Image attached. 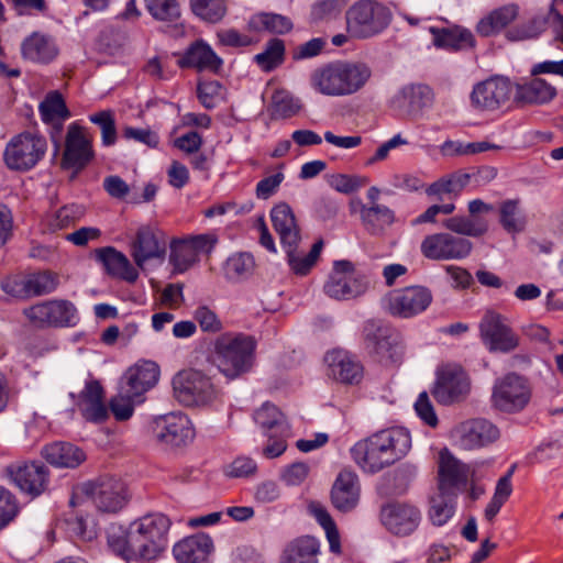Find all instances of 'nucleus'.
Returning a JSON list of instances; mask_svg holds the SVG:
<instances>
[{
  "instance_id": "44",
  "label": "nucleus",
  "mask_w": 563,
  "mask_h": 563,
  "mask_svg": "<svg viewBox=\"0 0 563 563\" xmlns=\"http://www.w3.org/2000/svg\"><path fill=\"white\" fill-rule=\"evenodd\" d=\"M456 497L439 490L430 497L429 518L434 526H443L454 515Z\"/></svg>"
},
{
  "instance_id": "56",
  "label": "nucleus",
  "mask_w": 563,
  "mask_h": 563,
  "mask_svg": "<svg viewBox=\"0 0 563 563\" xmlns=\"http://www.w3.org/2000/svg\"><path fill=\"white\" fill-rule=\"evenodd\" d=\"M254 265V258L251 254H233L227 261V275L233 279L245 278L253 273Z\"/></svg>"
},
{
  "instance_id": "7",
  "label": "nucleus",
  "mask_w": 563,
  "mask_h": 563,
  "mask_svg": "<svg viewBox=\"0 0 563 563\" xmlns=\"http://www.w3.org/2000/svg\"><path fill=\"white\" fill-rule=\"evenodd\" d=\"M366 351L385 365L399 363L402 347L399 334L378 320H368L363 328Z\"/></svg>"
},
{
  "instance_id": "36",
  "label": "nucleus",
  "mask_w": 563,
  "mask_h": 563,
  "mask_svg": "<svg viewBox=\"0 0 563 563\" xmlns=\"http://www.w3.org/2000/svg\"><path fill=\"white\" fill-rule=\"evenodd\" d=\"M361 220L372 235H382L395 222V212L386 206H362Z\"/></svg>"
},
{
  "instance_id": "53",
  "label": "nucleus",
  "mask_w": 563,
  "mask_h": 563,
  "mask_svg": "<svg viewBox=\"0 0 563 563\" xmlns=\"http://www.w3.org/2000/svg\"><path fill=\"white\" fill-rule=\"evenodd\" d=\"M109 547L120 555L133 558L132 545L130 542V527L124 529L122 526L111 523L107 530Z\"/></svg>"
},
{
  "instance_id": "62",
  "label": "nucleus",
  "mask_w": 563,
  "mask_h": 563,
  "mask_svg": "<svg viewBox=\"0 0 563 563\" xmlns=\"http://www.w3.org/2000/svg\"><path fill=\"white\" fill-rule=\"evenodd\" d=\"M327 45V41L323 37H314L306 43L297 45L291 51V58L294 60H302L316 57L322 53Z\"/></svg>"
},
{
  "instance_id": "20",
  "label": "nucleus",
  "mask_w": 563,
  "mask_h": 563,
  "mask_svg": "<svg viewBox=\"0 0 563 563\" xmlns=\"http://www.w3.org/2000/svg\"><path fill=\"white\" fill-rule=\"evenodd\" d=\"M330 498L333 507L340 512L353 511L361 498V483L357 474L343 468L332 485Z\"/></svg>"
},
{
  "instance_id": "45",
  "label": "nucleus",
  "mask_w": 563,
  "mask_h": 563,
  "mask_svg": "<svg viewBox=\"0 0 563 563\" xmlns=\"http://www.w3.org/2000/svg\"><path fill=\"white\" fill-rule=\"evenodd\" d=\"M26 298L52 294L59 285V276L52 271H41L25 276Z\"/></svg>"
},
{
  "instance_id": "30",
  "label": "nucleus",
  "mask_w": 563,
  "mask_h": 563,
  "mask_svg": "<svg viewBox=\"0 0 563 563\" xmlns=\"http://www.w3.org/2000/svg\"><path fill=\"white\" fill-rule=\"evenodd\" d=\"M95 256L103 265L108 275L129 283H134L137 279V271L128 257L117 249L112 246L96 249Z\"/></svg>"
},
{
  "instance_id": "46",
  "label": "nucleus",
  "mask_w": 563,
  "mask_h": 563,
  "mask_svg": "<svg viewBox=\"0 0 563 563\" xmlns=\"http://www.w3.org/2000/svg\"><path fill=\"white\" fill-rule=\"evenodd\" d=\"M297 246L298 244L285 246L288 264L295 274L303 276L307 275L317 263L323 247V241L318 240L307 255L297 254Z\"/></svg>"
},
{
  "instance_id": "31",
  "label": "nucleus",
  "mask_w": 563,
  "mask_h": 563,
  "mask_svg": "<svg viewBox=\"0 0 563 563\" xmlns=\"http://www.w3.org/2000/svg\"><path fill=\"white\" fill-rule=\"evenodd\" d=\"M24 59L38 64H48L58 55V48L51 36L34 32L21 44Z\"/></svg>"
},
{
  "instance_id": "9",
  "label": "nucleus",
  "mask_w": 563,
  "mask_h": 563,
  "mask_svg": "<svg viewBox=\"0 0 563 563\" xmlns=\"http://www.w3.org/2000/svg\"><path fill=\"white\" fill-rule=\"evenodd\" d=\"M26 319L36 328H69L78 322L75 305L66 299L45 300L23 310Z\"/></svg>"
},
{
  "instance_id": "43",
  "label": "nucleus",
  "mask_w": 563,
  "mask_h": 563,
  "mask_svg": "<svg viewBox=\"0 0 563 563\" xmlns=\"http://www.w3.org/2000/svg\"><path fill=\"white\" fill-rule=\"evenodd\" d=\"M249 26L258 32L267 31L275 34H285L291 31L294 24L286 15L262 12L250 19Z\"/></svg>"
},
{
  "instance_id": "26",
  "label": "nucleus",
  "mask_w": 563,
  "mask_h": 563,
  "mask_svg": "<svg viewBox=\"0 0 563 563\" xmlns=\"http://www.w3.org/2000/svg\"><path fill=\"white\" fill-rule=\"evenodd\" d=\"M212 550L211 538L206 533H197L177 542L173 553L178 563H206Z\"/></svg>"
},
{
  "instance_id": "52",
  "label": "nucleus",
  "mask_w": 563,
  "mask_h": 563,
  "mask_svg": "<svg viewBox=\"0 0 563 563\" xmlns=\"http://www.w3.org/2000/svg\"><path fill=\"white\" fill-rule=\"evenodd\" d=\"M197 95L206 109H213L224 100V88L218 80H200Z\"/></svg>"
},
{
  "instance_id": "50",
  "label": "nucleus",
  "mask_w": 563,
  "mask_h": 563,
  "mask_svg": "<svg viewBox=\"0 0 563 563\" xmlns=\"http://www.w3.org/2000/svg\"><path fill=\"white\" fill-rule=\"evenodd\" d=\"M190 8L197 16L210 23L221 21L227 13L224 0H190Z\"/></svg>"
},
{
  "instance_id": "18",
  "label": "nucleus",
  "mask_w": 563,
  "mask_h": 563,
  "mask_svg": "<svg viewBox=\"0 0 563 563\" xmlns=\"http://www.w3.org/2000/svg\"><path fill=\"white\" fill-rule=\"evenodd\" d=\"M512 93L511 82L503 77H494L477 84L471 93L476 109L494 111L503 107Z\"/></svg>"
},
{
  "instance_id": "13",
  "label": "nucleus",
  "mask_w": 563,
  "mask_h": 563,
  "mask_svg": "<svg viewBox=\"0 0 563 563\" xmlns=\"http://www.w3.org/2000/svg\"><path fill=\"white\" fill-rule=\"evenodd\" d=\"M9 478L32 498L48 489L49 470L41 462L32 461L11 464L5 467Z\"/></svg>"
},
{
  "instance_id": "47",
  "label": "nucleus",
  "mask_w": 563,
  "mask_h": 563,
  "mask_svg": "<svg viewBox=\"0 0 563 563\" xmlns=\"http://www.w3.org/2000/svg\"><path fill=\"white\" fill-rule=\"evenodd\" d=\"M285 59V43L283 40L274 37L271 38L263 49V52L254 56L257 66L264 71H272L284 63Z\"/></svg>"
},
{
  "instance_id": "6",
  "label": "nucleus",
  "mask_w": 563,
  "mask_h": 563,
  "mask_svg": "<svg viewBox=\"0 0 563 563\" xmlns=\"http://www.w3.org/2000/svg\"><path fill=\"white\" fill-rule=\"evenodd\" d=\"M532 388L527 377L508 373L495 382L492 393L493 407L504 413H518L531 400Z\"/></svg>"
},
{
  "instance_id": "23",
  "label": "nucleus",
  "mask_w": 563,
  "mask_h": 563,
  "mask_svg": "<svg viewBox=\"0 0 563 563\" xmlns=\"http://www.w3.org/2000/svg\"><path fill=\"white\" fill-rule=\"evenodd\" d=\"M222 64V59L202 40L191 43L177 60V65L181 68H195L198 71H210L213 74L220 71Z\"/></svg>"
},
{
  "instance_id": "64",
  "label": "nucleus",
  "mask_w": 563,
  "mask_h": 563,
  "mask_svg": "<svg viewBox=\"0 0 563 563\" xmlns=\"http://www.w3.org/2000/svg\"><path fill=\"white\" fill-rule=\"evenodd\" d=\"M274 113L280 117H290L299 110V103L286 91H277L272 101Z\"/></svg>"
},
{
  "instance_id": "28",
  "label": "nucleus",
  "mask_w": 563,
  "mask_h": 563,
  "mask_svg": "<svg viewBox=\"0 0 563 563\" xmlns=\"http://www.w3.org/2000/svg\"><path fill=\"white\" fill-rule=\"evenodd\" d=\"M46 143H8L4 162L12 170H27L33 167L46 151Z\"/></svg>"
},
{
  "instance_id": "12",
  "label": "nucleus",
  "mask_w": 563,
  "mask_h": 563,
  "mask_svg": "<svg viewBox=\"0 0 563 563\" xmlns=\"http://www.w3.org/2000/svg\"><path fill=\"white\" fill-rule=\"evenodd\" d=\"M471 383L466 373L457 365H445L438 369L437 380L431 390L441 405H452L466 398Z\"/></svg>"
},
{
  "instance_id": "17",
  "label": "nucleus",
  "mask_w": 563,
  "mask_h": 563,
  "mask_svg": "<svg viewBox=\"0 0 563 563\" xmlns=\"http://www.w3.org/2000/svg\"><path fill=\"white\" fill-rule=\"evenodd\" d=\"M380 521L395 536H409L420 525L421 512L410 504L393 501L380 508Z\"/></svg>"
},
{
  "instance_id": "34",
  "label": "nucleus",
  "mask_w": 563,
  "mask_h": 563,
  "mask_svg": "<svg viewBox=\"0 0 563 563\" xmlns=\"http://www.w3.org/2000/svg\"><path fill=\"white\" fill-rule=\"evenodd\" d=\"M430 32L433 35V44L440 48L462 51L472 48L475 45L472 32L461 26L431 27Z\"/></svg>"
},
{
  "instance_id": "21",
  "label": "nucleus",
  "mask_w": 563,
  "mask_h": 563,
  "mask_svg": "<svg viewBox=\"0 0 563 563\" xmlns=\"http://www.w3.org/2000/svg\"><path fill=\"white\" fill-rule=\"evenodd\" d=\"M470 468L448 452H441L438 467V490L457 496L466 488Z\"/></svg>"
},
{
  "instance_id": "25",
  "label": "nucleus",
  "mask_w": 563,
  "mask_h": 563,
  "mask_svg": "<svg viewBox=\"0 0 563 563\" xmlns=\"http://www.w3.org/2000/svg\"><path fill=\"white\" fill-rule=\"evenodd\" d=\"M42 121L51 126V139L57 141L64 128V122L70 117L62 93L49 91L38 106Z\"/></svg>"
},
{
  "instance_id": "16",
  "label": "nucleus",
  "mask_w": 563,
  "mask_h": 563,
  "mask_svg": "<svg viewBox=\"0 0 563 563\" xmlns=\"http://www.w3.org/2000/svg\"><path fill=\"white\" fill-rule=\"evenodd\" d=\"M432 302L430 289L409 286L394 290L388 298V310L393 316L411 318L423 312Z\"/></svg>"
},
{
  "instance_id": "3",
  "label": "nucleus",
  "mask_w": 563,
  "mask_h": 563,
  "mask_svg": "<svg viewBox=\"0 0 563 563\" xmlns=\"http://www.w3.org/2000/svg\"><path fill=\"white\" fill-rule=\"evenodd\" d=\"M256 341L244 333H223L213 342V363L229 379H235L253 367Z\"/></svg>"
},
{
  "instance_id": "51",
  "label": "nucleus",
  "mask_w": 563,
  "mask_h": 563,
  "mask_svg": "<svg viewBox=\"0 0 563 563\" xmlns=\"http://www.w3.org/2000/svg\"><path fill=\"white\" fill-rule=\"evenodd\" d=\"M548 26V20L545 16H534L526 23L517 25L507 31L506 37L509 41H526L538 37L545 31Z\"/></svg>"
},
{
  "instance_id": "33",
  "label": "nucleus",
  "mask_w": 563,
  "mask_h": 563,
  "mask_svg": "<svg viewBox=\"0 0 563 563\" xmlns=\"http://www.w3.org/2000/svg\"><path fill=\"white\" fill-rule=\"evenodd\" d=\"M165 252V244L158 241L150 228L139 229L132 243V257L140 268H143L147 260L164 257Z\"/></svg>"
},
{
  "instance_id": "59",
  "label": "nucleus",
  "mask_w": 563,
  "mask_h": 563,
  "mask_svg": "<svg viewBox=\"0 0 563 563\" xmlns=\"http://www.w3.org/2000/svg\"><path fill=\"white\" fill-rule=\"evenodd\" d=\"M140 401L136 396H129L122 387V394L110 400L109 407L119 421L128 420L133 413V401Z\"/></svg>"
},
{
  "instance_id": "55",
  "label": "nucleus",
  "mask_w": 563,
  "mask_h": 563,
  "mask_svg": "<svg viewBox=\"0 0 563 563\" xmlns=\"http://www.w3.org/2000/svg\"><path fill=\"white\" fill-rule=\"evenodd\" d=\"M152 16L159 21L174 22L180 18V7L177 0H145Z\"/></svg>"
},
{
  "instance_id": "27",
  "label": "nucleus",
  "mask_w": 563,
  "mask_h": 563,
  "mask_svg": "<svg viewBox=\"0 0 563 563\" xmlns=\"http://www.w3.org/2000/svg\"><path fill=\"white\" fill-rule=\"evenodd\" d=\"M41 456L51 465L60 468H76L86 461L85 452L77 445L56 441L41 450Z\"/></svg>"
},
{
  "instance_id": "57",
  "label": "nucleus",
  "mask_w": 563,
  "mask_h": 563,
  "mask_svg": "<svg viewBox=\"0 0 563 563\" xmlns=\"http://www.w3.org/2000/svg\"><path fill=\"white\" fill-rule=\"evenodd\" d=\"M314 516L325 531L331 552L339 554L341 552L340 536L330 514L322 507H316Z\"/></svg>"
},
{
  "instance_id": "29",
  "label": "nucleus",
  "mask_w": 563,
  "mask_h": 563,
  "mask_svg": "<svg viewBox=\"0 0 563 563\" xmlns=\"http://www.w3.org/2000/svg\"><path fill=\"white\" fill-rule=\"evenodd\" d=\"M159 368L156 363L146 361L130 367L124 374L126 395L141 397L158 380Z\"/></svg>"
},
{
  "instance_id": "24",
  "label": "nucleus",
  "mask_w": 563,
  "mask_h": 563,
  "mask_svg": "<svg viewBox=\"0 0 563 563\" xmlns=\"http://www.w3.org/2000/svg\"><path fill=\"white\" fill-rule=\"evenodd\" d=\"M329 375L343 384H358L363 378V366L346 351L333 350L324 357Z\"/></svg>"
},
{
  "instance_id": "40",
  "label": "nucleus",
  "mask_w": 563,
  "mask_h": 563,
  "mask_svg": "<svg viewBox=\"0 0 563 563\" xmlns=\"http://www.w3.org/2000/svg\"><path fill=\"white\" fill-rule=\"evenodd\" d=\"M556 89L544 79L533 78L517 87L516 98L528 103H543L552 100Z\"/></svg>"
},
{
  "instance_id": "63",
  "label": "nucleus",
  "mask_w": 563,
  "mask_h": 563,
  "mask_svg": "<svg viewBox=\"0 0 563 563\" xmlns=\"http://www.w3.org/2000/svg\"><path fill=\"white\" fill-rule=\"evenodd\" d=\"M85 213V208L77 203H71L59 208L56 212L53 225L57 229H64L74 224Z\"/></svg>"
},
{
  "instance_id": "58",
  "label": "nucleus",
  "mask_w": 563,
  "mask_h": 563,
  "mask_svg": "<svg viewBox=\"0 0 563 563\" xmlns=\"http://www.w3.org/2000/svg\"><path fill=\"white\" fill-rule=\"evenodd\" d=\"M19 505L15 496L0 486V530L7 527L18 515Z\"/></svg>"
},
{
  "instance_id": "5",
  "label": "nucleus",
  "mask_w": 563,
  "mask_h": 563,
  "mask_svg": "<svg viewBox=\"0 0 563 563\" xmlns=\"http://www.w3.org/2000/svg\"><path fill=\"white\" fill-rule=\"evenodd\" d=\"M345 19L349 35L364 40L382 33L391 21V12L377 1L358 0L347 9Z\"/></svg>"
},
{
  "instance_id": "49",
  "label": "nucleus",
  "mask_w": 563,
  "mask_h": 563,
  "mask_svg": "<svg viewBox=\"0 0 563 563\" xmlns=\"http://www.w3.org/2000/svg\"><path fill=\"white\" fill-rule=\"evenodd\" d=\"M443 225L451 232L473 238L482 236L488 230L485 221L463 216L449 218L443 222Z\"/></svg>"
},
{
  "instance_id": "39",
  "label": "nucleus",
  "mask_w": 563,
  "mask_h": 563,
  "mask_svg": "<svg viewBox=\"0 0 563 563\" xmlns=\"http://www.w3.org/2000/svg\"><path fill=\"white\" fill-rule=\"evenodd\" d=\"M254 420L264 429L266 435L269 432L290 435L289 423L284 413L273 404L265 402L257 409L254 413Z\"/></svg>"
},
{
  "instance_id": "48",
  "label": "nucleus",
  "mask_w": 563,
  "mask_h": 563,
  "mask_svg": "<svg viewBox=\"0 0 563 563\" xmlns=\"http://www.w3.org/2000/svg\"><path fill=\"white\" fill-rule=\"evenodd\" d=\"M198 261L187 239L173 240L170 243L169 262L174 272L184 273Z\"/></svg>"
},
{
  "instance_id": "54",
  "label": "nucleus",
  "mask_w": 563,
  "mask_h": 563,
  "mask_svg": "<svg viewBox=\"0 0 563 563\" xmlns=\"http://www.w3.org/2000/svg\"><path fill=\"white\" fill-rule=\"evenodd\" d=\"M499 221L507 232H520L523 230L525 221L519 216V200L509 199L501 202L499 208Z\"/></svg>"
},
{
  "instance_id": "19",
  "label": "nucleus",
  "mask_w": 563,
  "mask_h": 563,
  "mask_svg": "<svg viewBox=\"0 0 563 563\" xmlns=\"http://www.w3.org/2000/svg\"><path fill=\"white\" fill-rule=\"evenodd\" d=\"M456 432L460 445L464 450L487 446L496 442L500 437L499 429L492 421L484 418H475L462 422L457 427Z\"/></svg>"
},
{
  "instance_id": "2",
  "label": "nucleus",
  "mask_w": 563,
  "mask_h": 563,
  "mask_svg": "<svg viewBox=\"0 0 563 563\" xmlns=\"http://www.w3.org/2000/svg\"><path fill=\"white\" fill-rule=\"evenodd\" d=\"M371 75L365 63L335 60L316 68L310 75V85L324 96H349L362 89Z\"/></svg>"
},
{
  "instance_id": "8",
  "label": "nucleus",
  "mask_w": 563,
  "mask_h": 563,
  "mask_svg": "<svg viewBox=\"0 0 563 563\" xmlns=\"http://www.w3.org/2000/svg\"><path fill=\"white\" fill-rule=\"evenodd\" d=\"M173 389L177 400L187 407L207 406L218 396L210 377L197 369L177 373L173 378Z\"/></svg>"
},
{
  "instance_id": "37",
  "label": "nucleus",
  "mask_w": 563,
  "mask_h": 563,
  "mask_svg": "<svg viewBox=\"0 0 563 563\" xmlns=\"http://www.w3.org/2000/svg\"><path fill=\"white\" fill-rule=\"evenodd\" d=\"M319 542L305 536L291 541L284 550L282 563H318Z\"/></svg>"
},
{
  "instance_id": "15",
  "label": "nucleus",
  "mask_w": 563,
  "mask_h": 563,
  "mask_svg": "<svg viewBox=\"0 0 563 563\" xmlns=\"http://www.w3.org/2000/svg\"><path fill=\"white\" fill-rule=\"evenodd\" d=\"M473 247L470 240L451 233L428 235L421 243L422 254L430 260H460L468 256Z\"/></svg>"
},
{
  "instance_id": "10",
  "label": "nucleus",
  "mask_w": 563,
  "mask_h": 563,
  "mask_svg": "<svg viewBox=\"0 0 563 563\" xmlns=\"http://www.w3.org/2000/svg\"><path fill=\"white\" fill-rule=\"evenodd\" d=\"M81 493L101 512H117L128 501L125 484L121 479L111 476H103L84 483Z\"/></svg>"
},
{
  "instance_id": "38",
  "label": "nucleus",
  "mask_w": 563,
  "mask_h": 563,
  "mask_svg": "<svg viewBox=\"0 0 563 563\" xmlns=\"http://www.w3.org/2000/svg\"><path fill=\"white\" fill-rule=\"evenodd\" d=\"M367 288L363 278L331 275L324 285V291L335 299H351L362 295Z\"/></svg>"
},
{
  "instance_id": "22",
  "label": "nucleus",
  "mask_w": 563,
  "mask_h": 563,
  "mask_svg": "<svg viewBox=\"0 0 563 563\" xmlns=\"http://www.w3.org/2000/svg\"><path fill=\"white\" fill-rule=\"evenodd\" d=\"M434 95L432 89L423 84H410L404 86L393 98L395 109L417 117L422 114L433 103Z\"/></svg>"
},
{
  "instance_id": "35",
  "label": "nucleus",
  "mask_w": 563,
  "mask_h": 563,
  "mask_svg": "<svg viewBox=\"0 0 563 563\" xmlns=\"http://www.w3.org/2000/svg\"><path fill=\"white\" fill-rule=\"evenodd\" d=\"M518 14L519 7L517 4L503 5L482 18L476 25V31L481 36H493L508 26Z\"/></svg>"
},
{
  "instance_id": "32",
  "label": "nucleus",
  "mask_w": 563,
  "mask_h": 563,
  "mask_svg": "<svg viewBox=\"0 0 563 563\" xmlns=\"http://www.w3.org/2000/svg\"><path fill=\"white\" fill-rule=\"evenodd\" d=\"M273 227L279 234L283 246H292L300 241V230L297 225L295 214L285 202L276 205L271 212Z\"/></svg>"
},
{
  "instance_id": "4",
  "label": "nucleus",
  "mask_w": 563,
  "mask_h": 563,
  "mask_svg": "<svg viewBox=\"0 0 563 563\" xmlns=\"http://www.w3.org/2000/svg\"><path fill=\"white\" fill-rule=\"evenodd\" d=\"M170 520L163 514L142 517L130 525L132 555L145 561L157 559L167 548Z\"/></svg>"
},
{
  "instance_id": "41",
  "label": "nucleus",
  "mask_w": 563,
  "mask_h": 563,
  "mask_svg": "<svg viewBox=\"0 0 563 563\" xmlns=\"http://www.w3.org/2000/svg\"><path fill=\"white\" fill-rule=\"evenodd\" d=\"M92 157L91 143H65L60 166L71 169V179L89 163Z\"/></svg>"
},
{
  "instance_id": "1",
  "label": "nucleus",
  "mask_w": 563,
  "mask_h": 563,
  "mask_svg": "<svg viewBox=\"0 0 563 563\" xmlns=\"http://www.w3.org/2000/svg\"><path fill=\"white\" fill-rule=\"evenodd\" d=\"M410 448L408 430L390 428L356 442L351 449V455L364 472L373 474L401 460Z\"/></svg>"
},
{
  "instance_id": "14",
  "label": "nucleus",
  "mask_w": 563,
  "mask_h": 563,
  "mask_svg": "<svg viewBox=\"0 0 563 563\" xmlns=\"http://www.w3.org/2000/svg\"><path fill=\"white\" fill-rule=\"evenodd\" d=\"M479 332L483 342L489 351L508 353L514 351L519 339L512 329L506 323V319L494 311H488L479 323Z\"/></svg>"
},
{
  "instance_id": "42",
  "label": "nucleus",
  "mask_w": 563,
  "mask_h": 563,
  "mask_svg": "<svg viewBox=\"0 0 563 563\" xmlns=\"http://www.w3.org/2000/svg\"><path fill=\"white\" fill-rule=\"evenodd\" d=\"M471 177V174L462 172L445 175L432 183L426 192L428 196H437L439 199L444 194L457 196L470 184Z\"/></svg>"
},
{
  "instance_id": "60",
  "label": "nucleus",
  "mask_w": 563,
  "mask_h": 563,
  "mask_svg": "<svg viewBox=\"0 0 563 563\" xmlns=\"http://www.w3.org/2000/svg\"><path fill=\"white\" fill-rule=\"evenodd\" d=\"M90 121L101 130L102 141H115L117 128L113 112L103 110L90 115Z\"/></svg>"
},
{
  "instance_id": "11",
  "label": "nucleus",
  "mask_w": 563,
  "mask_h": 563,
  "mask_svg": "<svg viewBox=\"0 0 563 563\" xmlns=\"http://www.w3.org/2000/svg\"><path fill=\"white\" fill-rule=\"evenodd\" d=\"M151 430L158 443L172 448L186 445L195 435L190 420L179 411L156 417L151 423Z\"/></svg>"
},
{
  "instance_id": "61",
  "label": "nucleus",
  "mask_w": 563,
  "mask_h": 563,
  "mask_svg": "<svg viewBox=\"0 0 563 563\" xmlns=\"http://www.w3.org/2000/svg\"><path fill=\"white\" fill-rule=\"evenodd\" d=\"M180 151L191 156L190 163L197 169H207V163L213 155V150L209 153L201 150L202 143H174Z\"/></svg>"
}]
</instances>
